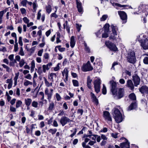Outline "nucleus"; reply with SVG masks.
Wrapping results in <instances>:
<instances>
[{
    "label": "nucleus",
    "mask_w": 148,
    "mask_h": 148,
    "mask_svg": "<svg viewBox=\"0 0 148 148\" xmlns=\"http://www.w3.org/2000/svg\"><path fill=\"white\" fill-rule=\"evenodd\" d=\"M96 143V141H93L90 140L88 143V144L91 146H92Z\"/></svg>",
    "instance_id": "58"
},
{
    "label": "nucleus",
    "mask_w": 148,
    "mask_h": 148,
    "mask_svg": "<svg viewBox=\"0 0 148 148\" xmlns=\"http://www.w3.org/2000/svg\"><path fill=\"white\" fill-rule=\"evenodd\" d=\"M112 29V34L114 35H117V32L118 31V28L116 26H114L113 25H111Z\"/></svg>",
    "instance_id": "18"
},
{
    "label": "nucleus",
    "mask_w": 148,
    "mask_h": 148,
    "mask_svg": "<svg viewBox=\"0 0 148 148\" xmlns=\"http://www.w3.org/2000/svg\"><path fill=\"white\" fill-rule=\"evenodd\" d=\"M72 82L74 86H79V82L77 80L73 79L72 80Z\"/></svg>",
    "instance_id": "28"
},
{
    "label": "nucleus",
    "mask_w": 148,
    "mask_h": 148,
    "mask_svg": "<svg viewBox=\"0 0 148 148\" xmlns=\"http://www.w3.org/2000/svg\"><path fill=\"white\" fill-rule=\"evenodd\" d=\"M102 93L104 95L106 94L107 92V90L106 87L105 86V85L104 84H103V86L102 89Z\"/></svg>",
    "instance_id": "29"
},
{
    "label": "nucleus",
    "mask_w": 148,
    "mask_h": 148,
    "mask_svg": "<svg viewBox=\"0 0 148 148\" xmlns=\"http://www.w3.org/2000/svg\"><path fill=\"white\" fill-rule=\"evenodd\" d=\"M38 103L37 102L34 101L32 102V106L33 107L36 108L38 107Z\"/></svg>",
    "instance_id": "40"
},
{
    "label": "nucleus",
    "mask_w": 148,
    "mask_h": 148,
    "mask_svg": "<svg viewBox=\"0 0 148 148\" xmlns=\"http://www.w3.org/2000/svg\"><path fill=\"white\" fill-rule=\"evenodd\" d=\"M139 90L142 94H148V87L143 86L139 88Z\"/></svg>",
    "instance_id": "13"
},
{
    "label": "nucleus",
    "mask_w": 148,
    "mask_h": 148,
    "mask_svg": "<svg viewBox=\"0 0 148 148\" xmlns=\"http://www.w3.org/2000/svg\"><path fill=\"white\" fill-rule=\"evenodd\" d=\"M25 78L29 79H31L32 78V77L30 74H28L27 75L25 76Z\"/></svg>",
    "instance_id": "57"
},
{
    "label": "nucleus",
    "mask_w": 148,
    "mask_h": 148,
    "mask_svg": "<svg viewBox=\"0 0 148 148\" xmlns=\"http://www.w3.org/2000/svg\"><path fill=\"white\" fill-rule=\"evenodd\" d=\"M101 84V81L99 79H96L94 82L95 90L97 93H99L100 91V85Z\"/></svg>",
    "instance_id": "6"
},
{
    "label": "nucleus",
    "mask_w": 148,
    "mask_h": 148,
    "mask_svg": "<svg viewBox=\"0 0 148 148\" xmlns=\"http://www.w3.org/2000/svg\"><path fill=\"white\" fill-rule=\"evenodd\" d=\"M54 77L55 78L56 77L57 75L56 73H51L49 75L48 79H50L51 82L50 83H49L47 81V79L45 77H43L45 81V85L46 87H49L52 86L53 82H54V80L53 79Z\"/></svg>",
    "instance_id": "3"
},
{
    "label": "nucleus",
    "mask_w": 148,
    "mask_h": 148,
    "mask_svg": "<svg viewBox=\"0 0 148 148\" xmlns=\"http://www.w3.org/2000/svg\"><path fill=\"white\" fill-rule=\"evenodd\" d=\"M57 131V129L56 128L51 129L48 130L49 133H51L52 135L55 134Z\"/></svg>",
    "instance_id": "26"
},
{
    "label": "nucleus",
    "mask_w": 148,
    "mask_h": 148,
    "mask_svg": "<svg viewBox=\"0 0 148 148\" xmlns=\"http://www.w3.org/2000/svg\"><path fill=\"white\" fill-rule=\"evenodd\" d=\"M103 31V29H101L99 30L97 33H96V34L97 36V37H99V35L101 34V33Z\"/></svg>",
    "instance_id": "47"
},
{
    "label": "nucleus",
    "mask_w": 148,
    "mask_h": 148,
    "mask_svg": "<svg viewBox=\"0 0 148 148\" xmlns=\"http://www.w3.org/2000/svg\"><path fill=\"white\" fill-rule=\"evenodd\" d=\"M113 5H116L117 6L119 7H120L125 8L127 6V5H121L118 3H113Z\"/></svg>",
    "instance_id": "30"
},
{
    "label": "nucleus",
    "mask_w": 148,
    "mask_h": 148,
    "mask_svg": "<svg viewBox=\"0 0 148 148\" xmlns=\"http://www.w3.org/2000/svg\"><path fill=\"white\" fill-rule=\"evenodd\" d=\"M25 105L29 107L32 102V100L30 98H27L25 99Z\"/></svg>",
    "instance_id": "20"
},
{
    "label": "nucleus",
    "mask_w": 148,
    "mask_h": 148,
    "mask_svg": "<svg viewBox=\"0 0 148 148\" xmlns=\"http://www.w3.org/2000/svg\"><path fill=\"white\" fill-rule=\"evenodd\" d=\"M129 98L133 101L130 106L127 108V110L130 111L135 109L137 107V103L136 101V98L135 94L134 93H132L129 95Z\"/></svg>",
    "instance_id": "2"
},
{
    "label": "nucleus",
    "mask_w": 148,
    "mask_h": 148,
    "mask_svg": "<svg viewBox=\"0 0 148 148\" xmlns=\"http://www.w3.org/2000/svg\"><path fill=\"white\" fill-rule=\"evenodd\" d=\"M14 55L13 54H11L10 55L8 56V58L10 60V61L13 60L14 59Z\"/></svg>",
    "instance_id": "63"
},
{
    "label": "nucleus",
    "mask_w": 148,
    "mask_h": 148,
    "mask_svg": "<svg viewBox=\"0 0 148 148\" xmlns=\"http://www.w3.org/2000/svg\"><path fill=\"white\" fill-rule=\"evenodd\" d=\"M108 32H105L102 35V37L103 38H107L108 36V35L107 33Z\"/></svg>",
    "instance_id": "62"
},
{
    "label": "nucleus",
    "mask_w": 148,
    "mask_h": 148,
    "mask_svg": "<svg viewBox=\"0 0 148 148\" xmlns=\"http://www.w3.org/2000/svg\"><path fill=\"white\" fill-rule=\"evenodd\" d=\"M87 85L89 89L91 88V82H92V79H91L90 76H88L87 78Z\"/></svg>",
    "instance_id": "19"
},
{
    "label": "nucleus",
    "mask_w": 148,
    "mask_h": 148,
    "mask_svg": "<svg viewBox=\"0 0 148 148\" xmlns=\"http://www.w3.org/2000/svg\"><path fill=\"white\" fill-rule=\"evenodd\" d=\"M127 141L120 144V147L121 148H130V143L126 139Z\"/></svg>",
    "instance_id": "16"
},
{
    "label": "nucleus",
    "mask_w": 148,
    "mask_h": 148,
    "mask_svg": "<svg viewBox=\"0 0 148 148\" xmlns=\"http://www.w3.org/2000/svg\"><path fill=\"white\" fill-rule=\"evenodd\" d=\"M93 69V67L91 65L89 61H88L86 64H84L82 68V70L84 72L90 71Z\"/></svg>",
    "instance_id": "7"
},
{
    "label": "nucleus",
    "mask_w": 148,
    "mask_h": 148,
    "mask_svg": "<svg viewBox=\"0 0 148 148\" xmlns=\"http://www.w3.org/2000/svg\"><path fill=\"white\" fill-rule=\"evenodd\" d=\"M112 111L113 112V117L115 120H123L124 119V118L118 109L114 108Z\"/></svg>",
    "instance_id": "5"
},
{
    "label": "nucleus",
    "mask_w": 148,
    "mask_h": 148,
    "mask_svg": "<svg viewBox=\"0 0 148 148\" xmlns=\"http://www.w3.org/2000/svg\"><path fill=\"white\" fill-rule=\"evenodd\" d=\"M46 11L48 14H49L51 12L52 9L51 6L49 5H48L46 6Z\"/></svg>",
    "instance_id": "23"
},
{
    "label": "nucleus",
    "mask_w": 148,
    "mask_h": 148,
    "mask_svg": "<svg viewBox=\"0 0 148 148\" xmlns=\"http://www.w3.org/2000/svg\"><path fill=\"white\" fill-rule=\"evenodd\" d=\"M52 94V93L49 92L47 95V99L48 100H50L51 99Z\"/></svg>",
    "instance_id": "55"
},
{
    "label": "nucleus",
    "mask_w": 148,
    "mask_h": 148,
    "mask_svg": "<svg viewBox=\"0 0 148 148\" xmlns=\"http://www.w3.org/2000/svg\"><path fill=\"white\" fill-rule=\"evenodd\" d=\"M19 62V65L21 67H22L24 64L25 62L23 59H22Z\"/></svg>",
    "instance_id": "35"
},
{
    "label": "nucleus",
    "mask_w": 148,
    "mask_h": 148,
    "mask_svg": "<svg viewBox=\"0 0 148 148\" xmlns=\"http://www.w3.org/2000/svg\"><path fill=\"white\" fill-rule=\"evenodd\" d=\"M117 35H114L112 34L111 36L109 38L110 39H112V40H115L116 39V37H115V36Z\"/></svg>",
    "instance_id": "54"
},
{
    "label": "nucleus",
    "mask_w": 148,
    "mask_h": 148,
    "mask_svg": "<svg viewBox=\"0 0 148 148\" xmlns=\"http://www.w3.org/2000/svg\"><path fill=\"white\" fill-rule=\"evenodd\" d=\"M140 45L144 49H148V40L147 38L140 40Z\"/></svg>",
    "instance_id": "10"
},
{
    "label": "nucleus",
    "mask_w": 148,
    "mask_h": 148,
    "mask_svg": "<svg viewBox=\"0 0 148 148\" xmlns=\"http://www.w3.org/2000/svg\"><path fill=\"white\" fill-rule=\"evenodd\" d=\"M105 44L111 50L114 51H116L117 50V49L116 46L110 41H106Z\"/></svg>",
    "instance_id": "8"
},
{
    "label": "nucleus",
    "mask_w": 148,
    "mask_h": 148,
    "mask_svg": "<svg viewBox=\"0 0 148 148\" xmlns=\"http://www.w3.org/2000/svg\"><path fill=\"white\" fill-rule=\"evenodd\" d=\"M6 10H4L0 12V24H1L2 22V18L4 13L6 12Z\"/></svg>",
    "instance_id": "22"
},
{
    "label": "nucleus",
    "mask_w": 148,
    "mask_h": 148,
    "mask_svg": "<svg viewBox=\"0 0 148 148\" xmlns=\"http://www.w3.org/2000/svg\"><path fill=\"white\" fill-rule=\"evenodd\" d=\"M143 7V5H140L138 7V10L139 11L138 12H134V14H138L139 13H141L143 11H142V10H140V9H141V8H142Z\"/></svg>",
    "instance_id": "42"
},
{
    "label": "nucleus",
    "mask_w": 148,
    "mask_h": 148,
    "mask_svg": "<svg viewBox=\"0 0 148 148\" xmlns=\"http://www.w3.org/2000/svg\"><path fill=\"white\" fill-rule=\"evenodd\" d=\"M127 86L131 90H133L134 88V86L132 81L131 79L127 80Z\"/></svg>",
    "instance_id": "14"
},
{
    "label": "nucleus",
    "mask_w": 148,
    "mask_h": 148,
    "mask_svg": "<svg viewBox=\"0 0 148 148\" xmlns=\"http://www.w3.org/2000/svg\"><path fill=\"white\" fill-rule=\"evenodd\" d=\"M23 20L24 22L26 24L29 23V20L27 18V17H24L23 18Z\"/></svg>",
    "instance_id": "46"
},
{
    "label": "nucleus",
    "mask_w": 148,
    "mask_h": 148,
    "mask_svg": "<svg viewBox=\"0 0 148 148\" xmlns=\"http://www.w3.org/2000/svg\"><path fill=\"white\" fill-rule=\"evenodd\" d=\"M25 82L24 83V84L25 86H27L29 84L32 85V82H30V81L25 80Z\"/></svg>",
    "instance_id": "34"
},
{
    "label": "nucleus",
    "mask_w": 148,
    "mask_h": 148,
    "mask_svg": "<svg viewBox=\"0 0 148 148\" xmlns=\"http://www.w3.org/2000/svg\"><path fill=\"white\" fill-rule=\"evenodd\" d=\"M119 134L116 132H114L112 133L111 134V136L113 138H117V136Z\"/></svg>",
    "instance_id": "39"
},
{
    "label": "nucleus",
    "mask_w": 148,
    "mask_h": 148,
    "mask_svg": "<svg viewBox=\"0 0 148 148\" xmlns=\"http://www.w3.org/2000/svg\"><path fill=\"white\" fill-rule=\"evenodd\" d=\"M141 102L142 104L147 105V102L146 100L145 99H142L141 100Z\"/></svg>",
    "instance_id": "53"
},
{
    "label": "nucleus",
    "mask_w": 148,
    "mask_h": 148,
    "mask_svg": "<svg viewBox=\"0 0 148 148\" xmlns=\"http://www.w3.org/2000/svg\"><path fill=\"white\" fill-rule=\"evenodd\" d=\"M108 16L107 15H104L102 16V17L101 18L100 20L101 21H105L107 18Z\"/></svg>",
    "instance_id": "38"
},
{
    "label": "nucleus",
    "mask_w": 148,
    "mask_h": 148,
    "mask_svg": "<svg viewBox=\"0 0 148 148\" xmlns=\"http://www.w3.org/2000/svg\"><path fill=\"white\" fill-rule=\"evenodd\" d=\"M76 26L78 30V32H79L81 29L80 28L82 27V25H79L78 24H76Z\"/></svg>",
    "instance_id": "50"
},
{
    "label": "nucleus",
    "mask_w": 148,
    "mask_h": 148,
    "mask_svg": "<svg viewBox=\"0 0 148 148\" xmlns=\"http://www.w3.org/2000/svg\"><path fill=\"white\" fill-rule=\"evenodd\" d=\"M44 58L46 59H48L49 57V54L48 53H45L44 55Z\"/></svg>",
    "instance_id": "56"
},
{
    "label": "nucleus",
    "mask_w": 148,
    "mask_h": 148,
    "mask_svg": "<svg viewBox=\"0 0 148 148\" xmlns=\"http://www.w3.org/2000/svg\"><path fill=\"white\" fill-rule=\"evenodd\" d=\"M109 25L108 23H106L104 26L105 32H108L109 31Z\"/></svg>",
    "instance_id": "25"
},
{
    "label": "nucleus",
    "mask_w": 148,
    "mask_h": 148,
    "mask_svg": "<svg viewBox=\"0 0 148 148\" xmlns=\"http://www.w3.org/2000/svg\"><path fill=\"white\" fill-rule=\"evenodd\" d=\"M35 134L36 136H39L41 134V132L39 130H37L35 131Z\"/></svg>",
    "instance_id": "59"
},
{
    "label": "nucleus",
    "mask_w": 148,
    "mask_h": 148,
    "mask_svg": "<svg viewBox=\"0 0 148 148\" xmlns=\"http://www.w3.org/2000/svg\"><path fill=\"white\" fill-rule=\"evenodd\" d=\"M71 132H73V133L70 135V136L71 137H73L76 134L77 132V130L76 128H75L72 130L71 131Z\"/></svg>",
    "instance_id": "33"
},
{
    "label": "nucleus",
    "mask_w": 148,
    "mask_h": 148,
    "mask_svg": "<svg viewBox=\"0 0 148 148\" xmlns=\"http://www.w3.org/2000/svg\"><path fill=\"white\" fill-rule=\"evenodd\" d=\"M110 83L111 87V90L115 99H119L124 96V90L123 88H119L117 93V88L116 82L112 80L110 82Z\"/></svg>",
    "instance_id": "1"
},
{
    "label": "nucleus",
    "mask_w": 148,
    "mask_h": 148,
    "mask_svg": "<svg viewBox=\"0 0 148 148\" xmlns=\"http://www.w3.org/2000/svg\"><path fill=\"white\" fill-rule=\"evenodd\" d=\"M18 43L21 46H22L23 43L22 41V38L21 37H19V38Z\"/></svg>",
    "instance_id": "45"
},
{
    "label": "nucleus",
    "mask_w": 148,
    "mask_h": 148,
    "mask_svg": "<svg viewBox=\"0 0 148 148\" xmlns=\"http://www.w3.org/2000/svg\"><path fill=\"white\" fill-rule=\"evenodd\" d=\"M77 7L78 9V11L79 13H82L83 9L82 3L79 0H76Z\"/></svg>",
    "instance_id": "12"
},
{
    "label": "nucleus",
    "mask_w": 148,
    "mask_h": 148,
    "mask_svg": "<svg viewBox=\"0 0 148 148\" xmlns=\"http://www.w3.org/2000/svg\"><path fill=\"white\" fill-rule=\"evenodd\" d=\"M27 2V0H23L21 1V3L23 6L26 7Z\"/></svg>",
    "instance_id": "37"
},
{
    "label": "nucleus",
    "mask_w": 148,
    "mask_h": 148,
    "mask_svg": "<svg viewBox=\"0 0 148 148\" xmlns=\"http://www.w3.org/2000/svg\"><path fill=\"white\" fill-rule=\"evenodd\" d=\"M43 52V49L40 50H39L38 53V55L40 56H41L42 55V53Z\"/></svg>",
    "instance_id": "60"
},
{
    "label": "nucleus",
    "mask_w": 148,
    "mask_h": 148,
    "mask_svg": "<svg viewBox=\"0 0 148 148\" xmlns=\"http://www.w3.org/2000/svg\"><path fill=\"white\" fill-rule=\"evenodd\" d=\"M103 117L105 119L108 120H112L110 116L109 112L107 111H105L103 112Z\"/></svg>",
    "instance_id": "15"
},
{
    "label": "nucleus",
    "mask_w": 148,
    "mask_h": 148,
    "mask_svg": "<svg viewBox=\"0 0 148 148\" xmlns=\"http://www.w3.org/2000/svg\"><path fill=\"white\" fill-rule=\"evenodd\" d=\"M82 145L84 148H91L90 146L88 145H86V144L84 143H82Z\"/></svg>",
    "instance_id": "48"
},
{
    "label": "nucleus",
    "mask_w": 148,
    "mask_h": 148,
    "mask_svg": "<svg viewBox=\"0 0 148 148\" xmlns=\"http://www.w3.org/2000/svg\"><path fill=\"white\" fill-rule=\"evenodd\" d=\"M2 66L5 69L6 71L8 72H9L11 70L10 68L8 66L4 64H2Z\"/></svg>",
    "instance_id": "31"
},
{
    "label": "nucleus",
    "mask_w": 148,
    "mask_h": 148,
    "mask_svg": "<svg viewBox=\"0 0 148 148\" xmlns=\"http://www.w3.org/2000/svg\"><path fill=\"white\" fill-rule=\"evenodd\" d=\"M58 16L55 13H52L50 15L51 18L54 17L55 18H57Z\"/></svg>",
    "instance_id": "43"
},
{
    "label": "nucleus",
    "mask_w": 148,
    "mask_h": 148,
    "mask_svg": "<svg viewBox=\"0 0 148 148\" xmlns=\"http://www.w3.org/2000/svg\"><path fill=\"white\" fill-rule=\"evenodd\" d=\"M38 72L39 74H41L42 73V70L41 66L39 67L38 68Z\"/></svg>",
    "instance_id": "49"
},
{
    "label": "nucleus",
    "mask_w": 148,
    "mask_h": 148,
    "mask_svg": "<svg viewBox=\"0 0 148 148\" xmlns=\"http://www.w3.org/2000/svg\"><path fill=\"white\" fill-rule=\"evenodd\" d=\"M61 45H58L56 47V48H58V50L61 52H62L65 51V48H61Z\"/></svg>",
    "instance_id": "27"
},
{
    "label": "nucleus",
    "mask_w": 148,
    "mask_h": 148,
    "mask_svg": "<svg viewBox=\"0 0 148 148\" xmlns=\"http://www.w3.org/2000/svg\"><path fill=\"white\" fill-rule=\"evenodd\" d=\"M75 41L74 37L73 36H71V38L70 46L72 48H73L75 46Z\"/></svg>",
    "instance_id": "21"
},
{
    "label": "nucleus",
    "mask_w": 148,
    "mask_h": 148,
    "mask_svg": "<svg viewBox=\"0 0 148 148\" xmlns=\"http://www.w3.org/2000/svg\"><path fill=\"white\" fill-rule=\"evenodd\" d=\"M19 54L21 56H23L24 55L23 49L22 47H21L20 48V49L19 53Z\"/></svg>",
    "instance_id": "41"
},
{
    "label": "nucleus",
    "mask_w": 148,
    "mask_h": 148,
    "mask_svg": "<svg viewBox=\"0 0 148 148\" xmlns=\"http://www.w3.org/2000/svg\"><path fill=\"white\" fill-rule=\"evenodd\" d=\"M21 12L22 14H25L26 13V10L24 8H21L20 9Z\"/></svg>",
    "instance_id": "51"
},
{
    "label": "nucleus",
    "mask_w": 148,
    "mask_h": 148,
    "mask_svg": "<svg viewBox=\"0 0 148 148\" xmlns=\"http://www.w3.org/2000/svg\"><path fill=\"white\" fill-rule=\"evenodd\" d=\"M143 62L145 64H148V57H145L143 60Z\"/></svg>",
    "instance_id": "44"
},
{
    "label": "nucleus",
    "mask_w": 148,
    "mask_h": 148,
    "mask_svg": "<svg viewBox=\"0 0 148 148\" xmlns=\"http://www.w3.org/2000/svg\"><path fill=\"white\" fill-rule=\"evenodd\" d=\"M17 63L16 60H13L11 61L9 63V65L10 66H14L15 63Z\"/></svg>",
    "instance_id": "32"
},
{
    "label": "nucleus",
    "mask_w": 148,
    "mask_h": 148,
    "mask_svg": "<svg viewBox=\"0 0 148 148\" xmlns=\"http://www.w3.org/2000/svg\"><path fill=\"white\" fill-rule=\"evenodd\" d=\"M59 112V113L58 115V116H62L64 114V112L63 110H60Z\"/></svg>",
    "instance_id": "64"
},
{
    "label": "nucleus",
    "mask_w": 148,
    "mask_h": 148,
    "mask_svg": "<svg viewBox=\"0 0 148 148\" xmlns=\"http://www.w3.org/2000/svg\"><path fill=\"white\" fill-rule=\"evenodd\" d=\"M54 107V104L53 102H52L49 104V107L48 108V110L52 111Z\"/></svg>",
    "instance_id": "24"
},
{
    "label": "nucleus",
    "mask_w": 148,
    "mask_h": 148,
    "mask_svg": "<svg viewBox=\"0 0 148 148\" xmlns=\"http://www.w3.org/2000/svg\"><path fill=\"white\" fill-rule=\"evenodd\" d=\"M133 80L135 86H137L138 85H139L140 79L138 75L136 74L134 75L133 76Z\"/></svg>",
    "instance_id": "11"
},
{
    "label": "nucleus",
    "mask_w": 148,
    "mask_h": 148,
    "mask_svg": "<svg viewBox=\"0 0 148 148\" xmlns=\"http://www.w3.org/2000/svg\"><path fill=\"white\" fill-rule=\"evenodd\" d=\"M52 65V64L51 63H49L47 65H43L42 68L43 69V71L44 73L46 72V70H48L50 68L51 66Z\"/></svg>",
    "instance_id": "17"
},
{
    "label": "nucleus",
    "mask_w": 148,
    "mask_h": 148,
    "mask_svg": "<svg viewBox=\"0 0 148 148\" xmlns=\"http://www.w3.org/2000/svg\"><path fill=\"white\" fill-rule=\"evenodd\" d=\"M92 100L93 102H95V103L97 104L98 103V100L97 98L96 97H95L93 98H92Z\"/></svg>",
    "instance_id": "61"
},
{
    "label": "nucleus",
    "mask_w": 148,
    "mask_h": 148,
    "mask_svg": "<svg viewBox=\"0 0 148 148\" xmlns=\"http://www.w3.org/2000/svg\"><path fill=\"white\" fill-rule=\"evenodd\" d=\"M126 58L127 61L130 63L133 64L136 62V57L134 52L131 50L126 55Z\"/></svg>",
    "instance_id": "4"
},
{
    "label": "nucleus",
    "mask_w": 148,
    "mask_h": 148,
    "mask_svg": "<svg viewBox=\"0 0 148 148\" xmlns=\"http://www.w3.org/2000/svg\"><path fill=\"white\" fill-rule=\"evenodd\" d=\"M118 14L121 19L123 21V23H125L127 22V15L124 12L118 11Z\"/></svg>",
    "instance_id": "9"
},
{
    "label": "nucleus",
    "mask_w": 148,
    "mask_h": 148,
    "mask_svg": "<svg viewBox=\"0 0 148 148\" xmlns=\"http://www.w3.org/2000/svg\"><path fill=\"white\" fill-rule=\"evenodd\" d=\"M56 96L57 101H59L61 99V97L60 95L58 93L56 94Z\"/></svg>",
    "instance_id": "52"
},
{
    "label": "nucleus",
    "mask_w": 148,
    "mask_h": 148,
    "mask_svg": "<svg viewBox=\"0 0 148 148\" xmlns=\"http://www.w3.org/2000/svg\"><path fill=\"white\" fill-rule=\"evenodd\" d=\"M22 104V102L18 100L16 102V108H18L20 107L21 105Z\"/></svg>",
    "instance_id": "36"
}]
</instances>
